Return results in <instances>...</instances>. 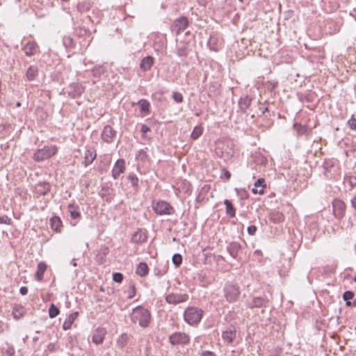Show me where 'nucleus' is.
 Listing matches in <instances>:
<instances>
[{"mask_svg":"<svg viewBox=\"0 0 356 356\" xmlns=\"http://www.w3.org/2000/svg\"><path fill=\"white\" fill-rule=\"evenodd\" d=\"M131 318L133 323H138L140 327H146L149 324L151 315L147 309L139 306L133 309Z\"/></svg>","mask_w":356,"mask_h":356,"instance_id":"1","label":"nucleus"},{"mask_svg":"<svg viewBox=\"0 0 356 356\" xmlns=\"http://www.w3.org/2000/svg\"><path fill=\"white\" fill-rule=\"evenodd\" d=\"M215 153L224 161H228L232 157L234 149L229 141L219 139L215 143Z\"/></svg>","mask_w":356,"mask_h":356,"instance_id":"2","label":"nucleus"},{"mask_svg":"<svg viewBox=\"0 0 356 356\" xmlns=\"http://www.w3.org/2000/svg\"><path fill=\"white\" fill-rule=\"evenodd\" d=\"M58 152L56 145H45L40 149H38L33 156V159L36 162H41L49 159L56 155Z\"/></svg>","mask_w":356,"mask_h":356,"instance_id":"3","label":"nucleus"},{"mask_svg":"<svg viewBox=\"0 0 356 356\" xmlns=\"http://www.w3.org/2000/svg\"><path fill=\"white\" fill-rule=\"evenodd\" d=\"M202 314L203 312L201 309L195 307H190L185 310L184 318L188 324L194 325L200 322Z\"/></svg>","mask_w":356,"mask_h":356,"instance_id":"4","label":"nucleus"},{"mask_svg":"<svg viewBox=\"0 0 356 356\" xmlns=\"http://www.w3.org/2000/svg\"><path fill=\"white\" fill-rule=\"evenodd\" d=\"M152 209L158 215H171L175 212L173 207L167 202L159 200L152 202Z\"/></svg>","mask_w":356,"mask_h":356,"instance_id":"5","label":"nucleus"},{"mask_svg":"<svg viewBox=\"0 0 356 356\" xmlns=\"http://www.w3.org/2000/svg\"><path fill=\"white\" fill-rule=\"evenodd\" d=\"M240 294L239 289L234 284H228L225 287V296L227 301H236Z\"/></svg>","mask_w":356,"mask_h":356,"instance_id":"6","label":"nucleus"},{"mask_svg":"<svg viewBox=\"0 0 356 356\" xmlns=\"http://www.w3.org/2000/svg\"><path fill=\"white\" fill-rule=\"evenodd\" d=\"M332 211L335 218L341 219L346 212V204L345 203L339 199H335L332 202Z\"/></svg>","mask_w":356,"mask_h":356,"instance_id":"7","label":"nucleus"},{"mask_svg":"<svg viewBox=\"0 0 356 356\" xmlns=\"http://www.w3.org/2000/svg\"><path fill=\"white\" fill-rule=\"evenodd\" d=\"M189 341L190 337L184 332H175L170 337V341L173 345L187 344Z\"/></svg>","mask_w":356,"mask_h":356,"instance_id":"8","label":"nucleus"},{"mask_svg":"<svg viewBox=\"0 0 356 356\" xmlns=\"http://www.w3.org/2000/svg\"><path fill=\"white\" fill-rule=\"evenodd\" d=\"M188 299V295L186 293H169L165 296V300L169 304H179L186 302Z\"/></svg>","mask_w":356,"mask_h":356,"instance_id":"9","label":"nucleus"},{"mask_svg":"<svg viewBox=\"0 0 356 356\" xmlns=\"http://www.w3.org/2000/svg\"><path fill=\"white\" fill-rule=\"evenodd\" d=\"M188 22L186 17H181L174 22L172 26V31L175 32L177 35L184 31L188 26Z\"/></svg>","mask_w":356,"mask_h":356,"instance_id":"10","label":"nucleus"},{"mask_svg":"<svg viewBox=\"0 0 356 356\" xmlns=\"http://www.w3.org/2000/svg\"><path fill=\"white\" fill-rule=\"evenodd\" d=\"M125 171V161L124 159H118L114 164L112 169V175L114 179H118L119 176Z\"/></svg>","mask_w":356,"mask_h":356,"instance_id":"11","label":"nucleus"},{"mask_svg":"<svg viewBox=\"0 0 356 356\" xmlns=\"http://www.w3.org/2000/svg\"><path fill=\"white\" fill-rule=\"evenodd\" d=\"M84 91V88L81 83H75L69 86L68 95L72 98L79 97Z\"/></svg>","mask_w":356,"mask_h":356,"instance_id":"12","label":"nucleus"},{"mask_svg":"<svg viewBox=\"0 0 356 356\" xmlns=\"http://www.w3.org/2000/svg\"><path fill=\"white\" fill-rule=\"evenodd\" d=\"M222 339L225 342L232 343L236 338V329L233 325L228 327L226 330L222 332Z\"/></svg>","mask_w":356,"mask_h":356,"instance_id":"13","label":"nucleus"},{"mask_svg":"<svg viewBox=\"0 0 356 356\" xmlns=\"http://www.w3.org/2000/svg\"><path fill=\"white\" fill-rule=\"evenodd\" d=\"M38 45L34 41L28 42L23 47L24 54L27 56H31L35 55L38 52Z\"/></svg>","mask_w":356,"mask_h":356,"instance_id":"14","label":"nucleus"},{"mask_svg":"<svg viewBox=\"0 0 356 356\" xmlns=\"http://www.w3.org/2000/svg\"><path fill=\"white\" fill-rule=\"evenodd\" d=\"M106 334V330L104 328L98 327L95 330V332L92 336V342L97 345L101 344L104 339V337H105Z\"/></svg>","mask_w":356,"mask_h":356,"instance_id":"15","label":"nucleus"},{"mask_svg":"<svg viewBox=\"0 0 356 356\" xmlns=\"http://www.w3.org/2000/svg\"><path fill=\"white\" fill-rule=\"evenodd\" d=\"M115 134V132L111 127L106 126L103 129L102 138L104 141L107 143H111L113 138H114Z\"/></svg>","mask_w":356,"mask_h":356,"instance_id":"16","label":"nucleus"},{"mask_svg":"<svg viewBox=\"0 0 356 356\" xmlns=\"http://www.w3.org/2000/svg\"><path fill=\"white\" fill-rule=\"evenodd\" d=\"M266 188L265 180L262 178L258 179L254 184L252 191L254 194H263L264 193V188Z\"/></svg>","mask_w":356,"mask_h":356,"instance_id":"17","label":"nucleus"},{"mask_svg":"<svg viewBox=\"0 0 356 356\" xmlns=\"http://www.w3.org/2000/svg\"><path fill=\"white\" fill-rule=\"evenodd\" d=\"M147 238L146 232L142 229H139L133 234L131 240L134 243H142L147 240Z\"/></svg>","mask_w":356,"mask_h":356,"instance_id":"18","label":"nucleus"},{"mask_svg":"<svg viewBox=\"0 0 356 356\" xmlns=\"http://www.w3.org/2000/svg\"><path fill=\"white\" fill-rule=\"evenodd\" d=\"M78 315H79V313L77 312L70 314L67 316L66 320L64 321V323L63 324V329L64 330H67L70 329L72 325L73 324L74 321L78 317Z\"/></svg>","mask_w":356,"mask_h":356,"instance_id":"19","label":"nucleus"},{"mask_svg":"<svg viewBox=\"0 0 356 356\" xmlns=\"http://www.w3.org/2000/svg\"><path fill=\"white\" fill-rule=\"evenodd\" d=\"M50 190V185L47 182H40L35 186V192L39 195H46Z\"/></svg>","mask_w":356,"mask_h":356,"instance_id":"20","label":"nucleus"},{"mask_svg":"<svg viewBox=\"0 0 356 356\" xmlns=\"http://www.w3.org/2000/svg\"><path fill=\"white\" fill-rule=\"evenodd\" d=\"M50 225L52 229L57 232H61L62 221L58 216H54L50 219Z\"/></svg>","mask_w":356,"mask_h":356,"instance_id":"21","label":"nucleus"},{"mask_svg":"<svg viewBox=\"0 0 356 356\" xmlns=\"http://www.w3.org/2000/svg\"><path fill=\"white\" fill-rule=\"evenodd\" d=\"M47 270V265L44 262H40L37 266V271L35 273V277L38 281H41L43 279V275Z\"/></svg>","mask_w":356,"mask_h":356,"instance_id":"22","label":"nucleus"},{"mask_svg":"<svg viewBox=\"0 0 356 356\" xmlns=\"http://www.w3.org/2000/svg\"><path fill=\"white\" fill-rule=\"evenodd\" d=\"M154 63V59L151 56L144 58L140 63V67L144 71L149 70Z\"/></svg>","mask_w":356,"mask_h":356,"instance_id":"23","label":"nucleus"},{"mask_svg":"<svg viewBox=\"0 0 356 356\" xmlns=\"http://www.w3.org/2000/svg\"><path fill=\"white\" fill-rule=\"evenodd\" d=\"M266 300L261 297L253 298L251 302H248V307L250 308L261 307L265 305Z\"/></svg>","mask_w":356,"mask_h":356,"instance_id":"24","label":"nucleus"},{"mask_svg":"<svg viewBox=\"0 0 356 356\" xmlns=\"http://www.w3.org/2000/svg\"><path fill=\"white\" fill-rule=\"evenodd\" d=\"M251 101H252L251 98H250L248 96L241 97L238 102V106H239L240 109L242 111L245 112L246 110L250 106V105L251 104Z\"/></svg>","mask_w":356,"mask_h":356,"instance_id":"25","label":"nucleus"},{"mask_svg":"<svg viewBox=\"0 0 356 356\" xmlns=\"http://www.w3.org/2000/svg\"><path fill=\"white\" fill-rule=\"evenodd\" d=\"M95 158H96V154L92 150L87 149L85 152V156H84L85 165L88 166L90 164H91Z\"/></svg>","mask_w":356,"mask_h":356,"instance_id":"26","label":"nucleus"},{"mask_svg":"<svg viewBox=\"0 0 356 356\" xmlns=\"http://www.w3.org/2000/svg\"><path fill=\"white\" fill-rule=\"evenodd\" d=\"M129 338L127 334H122L117 339L116 344L119 348H124L128 342Z\"/></svg>","mask_w":356,"mask_h":356,"instance_id":"27","label":"nucleus"},{"mask_svg":"<svg viewBox=\"0 0 356 356\" xmlns=\"http://www.w3.org/2000/svg\"><path fill=\"white\" fill-rule=\"evenodd\" d=\"M67 211L70 213V216L72 219H79L81 216L79 208L74 204H69L67 207Z\"/></svg>","mask_w":356,"mask_h":356,"instance_id":"28","label":"nucleus"},{"mask_svg":"<svg viewBox=\"0 0 356 356\" xmlns=\"http://www.w3.org/2000/svg\"><path fill=\"white\" fill-rule=\"evenodd\" d=\"M239 249L240 245L238 244L237 243H230L227 246L228 252H229L230 255L234 258H236Z\"/></svg>","mask_w":356,"mask_h":356,"instance_id":"29","label":"nucleus"},{"mask_svg":"<svg viewBox=\"0 0 356 356\" xmlns=\"http://www.w3.org/2000/svg\"><path fill=\"white\" fill-rule=\"evenodd\" d=\"M224 204L226 206V213L231 218L234 217L236 215V209L232 202L228 200H225Z\"/></svg>","mask_w":356,"mask_h":356,"instance_id":"30","label":"nucleus"},{"mask_svg":"<svg viewBox=\"0 0 356 356\" xmlns=\"http://www.w3.org/2000/svg\"><path fill=\"white\" fill-rule=\"evenodd\" d=\"M177 54L179 57L186 56L188 55V44L186 42H181L177 47Z\"/></svg>","mask_w":356,"mask_h":356,"instance_id":"31","label":"nucleus"},{"mask_svg":"<svg viewBox=\"0 0 356 356\" xmlns=\"http://www.w3.org/2000/svg\"><path fill=\"white\" fill-rule=\"evenodd\" d=\"M148 270H149V268H148L147 265L145 263L141 262L137 266L136 273L138 275L143 277V276H145L148 273Z\"/></svg>","mask_w":356,"mask_h":356,"instance_id":"32","label":"nucleus"},{"mask_svg":"<svg viewBox=\"0 0 356 356\" xmlns=\"http://www.w3.org/2000/svg\"><path fill=\"white\" fill-rule=\"evenodd\" d=\"M270 220L275 223H277L284 220V216L279 211H273L270 213Z\"/></svg>","mask_w":356,"mask_h":356,"instance_id":"33","label":"nucleus"},{"mask_svg":"<svg viewBox=\"0 0 356 356\" xmlns=\"http://www.w3.org/2000/svg\"><path fill=\"white\" fill-rule=\"evenodd\" d=\"M24 309L21 305H17L13 308V316L14 318L19 319L24 315Z\"/></svg>","mask_w":356,"mask_h":356,"instance_id":"34","label":"nucleus"},{"mask_svg":"<svg viewBox=\"0 0 356 356\" xmlns=\"http://www.w3.org/2000/svg\"><path fill=\"white\" fill-rule=\"evenodd\" d=\"M203 130L204 129L202 126H195L191 134V138L193 140H197L202 134Z\"/></svg>","mask_w":356,"mask_h":356,"instance_id":"35","label":"nucleus"},{"mask_svg":"<svg viewBox=\"0 0 356 356\" xmlns=\"http://www.w3.org/2000/svg\"><path fill=\"white\" fill-rule=\"evenodd\" d=\"M38 74V69L36 67L31 66L26 72V76L29 80H33Z\"/></svg>","mask_w":356,"mask_h":356,"instance_id":"36","label":"nucleus"},{"mask_svg":"<svg viewBox=\"0 0 356 356\" xmlns=\"http://www.w3.org/2000/svg\"><path fill=\"white\" fill-rule=\"evenodd\" d=\"M59 314L58 308L54 304H51L49 309V316L51 318L56 317Z\"/></svg>","mask_w":356,"mask_h":356,"instance_id":"37","label":"nucleus"},{"mask_svg":"<svg viewBox=\"0 0 356 356\" xmlns=\"http://www.w3.org/2000/svg\"><path fill=\"white\" fill-rule=\"evenodd\" d=\"M353 293L350 291H347L343 293V298L346 302V305L350 306L352 305L350 300L353 299Z\"/></svg>","mask_w":356,"mask_h":356,"instance_id":"38","label":"nucleus"},{"mask_svg":"<svg viewBox=\"0 0 356 356\" xmlns=\"http://www.w3.org/2000/svg\"><path fill=\"white\" fill-rule=\"evenodd\" d=\"M294 127L298 134L300 135L306 134L308 131V129L306 126L300 124H295Z\"/></svg>","mask_w":356,"mask_h":356,"instance_id":"39","label":"nucleus"},{"mask_svg":"<svg viewBox=\"0 0 356 356\" xmlns=\"http://www.w3.org/2000/svg\"><path fill=\"white\" fill-rule=\"evenodd\" d=\"M63 44L66 48H72L74 47L73 39L70 36H65L63 40Z\"/></svg>","mask_w":356,"mask_h":356,"instance_id":"40","label":"nucleus"},{"mask_svg":"<svg viewBox=\"0 0 356 356\" xmlns=\"http://www.w3.org/2000/svg\"><path fill=\"white\" fill-rule=\"evenodd\" d=\"M105 72V68L103 66H98L92 70V75L94 76H100Z\"/></svg>","mask_w":356,"mask_h":356,"instance_id":"41","label":"nucleus"},{"mask_svg":"<svg viewBox=\"0 0 356 356\" xmlns=\"http://www.w3.org/2000/svg\"><path fill=\"white\" fill-rule=\"evenodd\" d=\"M138 104L140 107L142 111L148 112L149 111V102L145 99H141L138 102Z\"/></svg>","mask_w":356,"mask_h":356,"instance_id":"42","label":"nucleus"},{"mask_svg":"<svg viewBox=\"0 0 356 356\" xmlns=\"http://www.w3.org/2000/svg\"><path fill=\"white\" fill-rule=\"evenodd\" d=\"M172 262L176 266H179L182 262V257L179 254H175L172 257Z\"/></svg>","mask_w":356,"mask_h":356,"instance_id":"43","label":"nucleus"},{"mask_svg":"<svg viewBox=\"0 0 356 356\" xmlns=\"http://www.w3.org/2000/svg\"><path fill=\"white\" fill-rule=\"evenodd\" d=\"M172 98L177 103H181L183 102V95L178 92H174L172 94Z\"/></svg>","mask_w":356,"mask_h":356,"instance_id":"44","label":"nucleus"},{"mask_svg":"<svg viewBox=\"0 0 356 356\" xmlns=\"http://www.w3.org/2000/svg\"><path fill=\"white\" fill-rule=\"evenodd\" d=\"M128 179L130 181V182L131 183V185L133 186H138V179L136 177V175H135L134 174H130L128 176Z\"/></svg>","mask_w":356,"mask_h":356,"instance_id":"45","label":"nucleus"},{"mask_svg":"<svg viewBox=\"0 0 356 356\" xmlns=\"http://www.w3.org/2000/svg\"><path fill=\"white\" fill-rule=\"evenodd\" d=\"M113 280L115 282L121 283L123 280V275L120 273H115L113 275Z\"/></svg>","mask_w":356,"mask_h":356,"instance_id":"46","label":"nucleus"},{"mask_svg":"<svg viewBox=\"0 0 356 356\" xmlns=\"http://www.w3.org/2000/svg\"><path fill=\"white\" fill-rule=\"evenodd\" d=\"M351 129L356 130V119L351 118L348 122Z\"/></svg>","mask_w":356,"mask_h":356,"instance_id":"47","label":"nucleus"},{"mask_svg":"<svg viewBox=\"0 0 356 356\" xmlns=\"http://www.w3.org/2000/svg\"><path fill=\"white\" fill-rule=\"evenodd\" d=\"M257 227L254 225H250L248 227V232L250 235H254L257 232Z\"/></svg>","mask_w":356,"mask_h":356,"instance_id":"48","label":"nucleus"},{"mask_svg":"<svg viewBox=\"0 0 356 356\" xmlns=\"http://www.w3.org/2000/svg\"><path fill=\"white\" fill-rule=\"evenodd\" d=\"M57 348V345L54 343H50L47 345V350L50 352H54Z\"/></svg>","mask_w":356,"mask_h":356,"instance_id":"49","label":"nucleus"},{"mask_svg":"<svg viewBox=\"0 0 356 356\" xmlns=\"http://www.w3.org/2000/svg\"><path fill=\"white\" fill-rule=\"evenodd\" d=\"M10 219L4 216H0V224H9Z\"/></svg>","mask_w":356,"mask_h":356,"instance_id":"50","label":"nucleus"},{"mask_svg":"<svg viewBox=\"0 0 356 356\" xmlns=\"http://www.w3.org/2000/svg\"><path fill=\"white\" fill-rule=\"evenodd\" d=\"M6 353L8 356H13L15 354V349L13 347H9L6 350Z\"/></svg>","mask_w":356,"mask_h":356,"instance_id":"51","label":"nucleus"},{"mask_svg":"<svg viewBox=\"0 0 356 356\" xmlns=\"http://www.w3.org/2000/svg\"><path fill=\"white\" fill-rule=\"evenodd\" d=\"M149 131H150V129H149V127L147 125L143 124L142 126V127H141V132L143 134H145L147 133Z\"/></svg>","mask_w":356,"mask_h":356,"instance_id":"52","label":"nucleus"},{"mask_svg":"<svg viewBox=\"0 0 356 356\" xmlns=\"http://www.w3.org/2000/svg\"><path fill=\"white\" fill-rule=\"evenodd\" d=\"M19 293L23 296L26 295L28 293V288L26 286H22L19 289Z\"/></svg>","mask_w":356,"mask_h":356,"instance_id":"53","label":"nucleus"},{"mask_svg":"<svg viewBox=\"0 0 356 356\" xmlns=\"http://www.w3.org/2000/svg\"><path fill=\"white\" fill-rule=\"evenodd\" d=\"M131 291L128 295V298L131 299L135 296V287L134 286H131Z\"/></svg>","mask_w":356,"mask_h":356,"instance_id":"54","label":"nucleus"},{"mask_svg":"<svg viewBox=\"0 0 356 356\" xmlns=\"http://www.w3.org/2000/svg\"><path fill=\"white\" fill-rule=\"evenodd\" d=\"M351 205L355 209H356V195H355L351 200Z\"/></svg>","mask_w":356,"mask_h":356,"instance_id":"55","label":"nucleus"},{"mask_svg":"<svg viewBox=\"0 0 356 356\" xmlns=\"http://www.w3.org/2000/svg\"><path fill=\"white\" fill-rule=\"evenodd\" d=\"M201 356H216L213 353L209 351L202 353Z\"/></svg>","mask_w":356,"mask_h":356,"instance_id":"56","label":"nucleus"},{"mask_svg":"<svg viewBox=\"0 0 356 356\" xmlns=\"http://www.w3.org/2000/svg\"><path fill=\"white\" fill-rule=\"evenodd\" d=\"M223 175H224V177H225V179H226L227 180H228V179L230 178V177H231V174H230V172H229V171H227V170H225V171L224 172V174H223Z\"/></svg>","mask_w":356,"mask_h":356,"instance_id":"57","label":"nucleus"},{"mask_svg":"<svg viewBox=\"0 0 356 356\" xmlns=\"http://www.w3.org/2000/svg\"><path fill=\"white\" fill-rule=\"evenodd\" d=\"M163 44H164L163 42L161 44H157V43L155 42V43H154V48L156 49H159V48L162 49L163 47Z\"/></svg>","mask_w":356,"mask_h":356,"instance_id":"58","label":"nucleus"},{"mask_svg":"<svg viewBox=\"0 0 356 356\" xmlns=\"http://www.w3.org/2000/svg\"><path fill=\"white\" fill-rule=\"evenodd\" d=\"M72 264L73 266H77V264H76V262L74 260H73L72 261Z\"/></svg>","mask_w":356,"mask_h":356,"instance_id":"59","label":"nucleus"},{"mask_svg":"<svg viewBox=\"0 0 356 356\" xmlns=\"http://www.w3.org/2000/svg\"><path fill=\"white\" fill-rule=\"evenodd\" d=\"M145 153L144 152V151L141 150L140 152H139V156L140 155H145Z\"/></svg>","mask_w":356,"mask_h":356,"instance_id":"60","label":"nucleus"},{"mask_svg":"<svg viewBox=\"0 0 356 356\" xmlns=\"http://www.w3.org/2000/svg\"><path fill=\"white\" fill-rule=\"evenodd\" d=\"M352 305L354 306H356V298L353 300V302H352Z\"/></svg>","mask_w":356,"mask_h":356,"instance_id":"61","label":"nucleus"},{"mask_svg":"<svg viewBox=\"0 0 356 356\" xmlns=\"http://www.w3.org/2000/svg\"><path fill=\"white\" fill-rule=\"evenodd\" d=\"M213 38H212V37H211V38H210V40H209V44H211V42L213 41Z\"/></svg>","mask_w":356,"mask_h":356,"instance_id":"62","label":"nucleus"},{"mask_svg":"<svg viewBox=\"0 0 356 356\" xmlns=\"http://www.w3.org/2000/svg\"><path fill=\"white\" fill-rule=\"evenodd\" d=\"M16 106H17V107L21 106V103H20V102H17V104H16Z\"/></svg>","mask_w":356,"mask_h":356,"instance_id":"63","label":"nucleus"},{"mask_svg":"<svg viewBox=\"0 0 356 356\" xmlns=\"http://www.w3.org/2000/svg\"><path fill=\"white\" fill-rule=\"evenodd\" d=\"M266 111H268V108H266L265 109H264V111H262V113H264Z\"/></svg>","mask_w":356,"mask_h":356,"instance_id":"64","label":"nucleus"}]
</instances>
